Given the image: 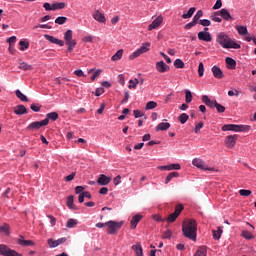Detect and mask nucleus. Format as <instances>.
<instances>
[{"instance_id":"38","label":"nucleus","mask_w":256,"mask_h":256,"mask_svg":"<svg viewBox=\"0 0 256 256\" xmlns=\"http://www.w3.org/2000/svg\"><path fill=\"white\" fill-rule=\"evenodd\" d=\"M123 57V49L118 50L113 56L112 61H119Z\"/></svg>"},{"instance_id":"36","label":"nucleus","mask_w":256,"mask_h":256,"mask_svg":"<svg viewBox=\"0 0 256 256\" xmlns=\"http://www.w3.org/2000/svg\"><path fill=\"white\" fill-rule=\"evenodd\" d=\"M46 119L48 120V123L49 119L51 121H57L59 119V114L57 112H50L46 115Z\"/></svg>"},{"instance_id":"25","label":"nucleus","mask_w":256,"mask_h":256,"mask_svg":"<svg viewBox=\"0 0 256 256\" xmlns=\"http://www.w3.org/2000/svg\"><path fill=\"white\" fill-rule=\"evenodd\" d=\"M220 17H222L224 21H231V19H233V17H231V13H229V10L225 8L221 9Z\"/></svg>"},{"instance_id":"6","label":"nucleus","mask_w":256,"mask_h":256,"mask_svg":"<svg viewBox=\"0 0 256 256\" xmlns=\"http://www.w3.org/2000/svg\"><path fill=\"white\" fill-rule=\"evenodd\" d=\"M151 48V43L146 42L141 45L139 49H137L133 54L129 56V59L133 61V59H137V57H140V55H143V53H147L149 49Z\"/></svg>"},{"instance_id":"55","label":"nucleus","mask_w":256,"mask_h":256,"mask_svg":"<svg viewBox=\"0 0 256 256\" xmlns=\"http://www.w3.org/2000/svg\"><path fill=\"white\" fill-rule=\"evenodd\" d=\"M239 193L242 197H249V195H251V190L241 189Z\"/></svg>"},{"instance_id":"63","label":"nucleus","mask_w":256,"mask_h":256,"mask_svg":"<svg viewBox=\"0 0 256 256\" xmlns=\"http://www.w3.org/2000/svg\"><path fill=\"white\" fill-rule=\"evenodd\" d=\"M195 25H197V22H195L194 20H192L190 23L186 24L184 26V29H192V27H195Z\"/></svg>"},{"instance_id":"27","label":"nucleus","mask_w":256,"mask_h":256,"mask_svg":"<svg viewBox=\"0 0 256 256\" xmlns=\"http://www.w3.org/2000/svg\"><path fill=\"white\" fill-rule=\"evenodd\" d=\"M171 127L169 122H161L156 126V131H167Z\"/></svg>"},{"instance_id":"60","label":"nucleus","mask_w":256,"mask_h":256,"mask_svg":"<svg viewBox=\"0 0 256 256\" xmlns=\"http://www.w3.org/2000/svg\"><path fill=\"white\" fill-rule=\"evenodd\" d=\"M221 7H223V1L217 0L215 5L213 6V9L217 10V9H221Z\"/></svg>"},{"instance_id":"3","label":"nucleus","mask_w":256,"mask_h":256,"mask_svg":"<svg viewBox=\"0 0 256 256\" xmlns=\"http://www.w3.org/2000/svg\"><path fill=\"white\" fill-rule=\"evenodd\" d=\"M64 41L66 42V45H68L67 52L71 53L77 45V40L73 39V30H67L64 33Z\"/></svg>"},{"instance_id":"46","label":"nucleus","mask_w":256,"mask_h":256,"mask_svg":"<svg viewBox=\"0 0 256 256\" xmlns=\"http://www.w3.org/2000/svg\"><path fill=\"white\" fill-rule=\"evenodd\" d=\"M53 5V11H57L59 9H65L66 4L63 2H59V3H54Z\"/></svg>"},{"instance_id":"59","label":"nucleus","mask_w":256,"mask_h":256,"mask_svg":"<svg viewBox=\"0 0 256 256\" xmlns=\"http://www.w3.org/2000/svg\"><path fill=\"white\" fill-rule=\"evenodd\" d=\"M133 113L135 119H139V117H143V115H145L143 112H141V110H134Z\"/></svg>"},{"instance_id":"48","label":"nucleus","mask_w":256,"mask_h":256,"mask_svg":"<svg viewBox=\"0 0 256 256\" xmlns=\"http://www.w3.org/2000/svg\"><path fill=\"white\" fill-rule=\"evenodd\" d=\"M205 73V66L203 65V62H200L198 65V75L199 77H203Z\"/></svg>"},{"instance_id":"32","label":"nucleus","mask_w":256,"mask_h":256,"mask_svg":"<svg viewBox=\"0 0 256 256\" xmlns=\"http://www.w3.org/2000/svg\"><path fill=\"white\" fill-rule=\"evenodd\" d=\"M175 177H179V172L169 173L165 179V184L168 185L172 181V179H175Z\"/></svg>"},{"instance_id":"40","label":"nucleus","mask_w":256,"mask_h":256,"mask_svg":"<svg viewBox=\"0 0 256 256\" xmlns=\"http://www.w3.org/2000/svg\"><path fill=\"white\" fill-rule=\"evenodd\" d=\"M174 67L176 68V69H183L184 67H185V62H183V60H181V59H176L175 61H174Z\"/></svg>"},{"instance_id":"50","label":"nucleus","mask_w":256,"mask_h":256,"mask_svg":"<svg viewBox=\"0 0 256 256\" xmlns=\"http://www.w3.org/2000/svg\"><path fill=\"white\" fill-rule=\"evenodd\" d=\"M203 17V10H198L197 13L193 17V21L197 23Z\"/></svg>"},{"instance_id":"24","label":"nucleus","mask_w":256,"mask_h":256,"mask_svg":"<svg viewBox=\"0 0 256 256\" xmlns=\"http://www.w3.org/2000/svg\"><path fill=\"white\" fill-rule=\"evenodd\" d=\"M66 204H67V207L72 209V211H77V207L75 206V196L73 195L68 196Z\"/></svg>"},{"instance_id":"52","label":"nucleus","mask_w":256,"mask_h":256,"mask_svg":"<svg viewBox=\"0 0 256 256\" xmlns=\"http://www.w3.org/2000/svg\"><path fill=\"white\" fill-rule=\"evenodd\" d=\"M237 31L239 35H247V27L245 26H238Z\"/></svg>"},{"instance_id":"9","label":"nucleus","mask_w":256,"mask_h":256,"mask_svg":"<svg viewBox=\"0 0 256 256\" xmlns=\"http://www.w3.org/2000/svg\"><path fill=\"white\" fill-rule=\"evenodd\" d=\"M0 255H3V256H22L17 251L8 248L7 245H5V244H0Z\"/></svg>"},{"instance_id":"30","label":"nucleus","mask_w":256,"mask_h":256,"mask_svg":"<svg viewBox=\"0 0 256 256\" xmlns=\"http://www.w3.org/2000/svg\"><path fill=\"white\" fill-rule=\"evenodd\" d=\"M225 61L229 69H235V67H237V62L233 58L227 57Z\"/></svg>"},{"instance_id":"12","label":"nucleus","mask_w":256,"mask_h":256,"mask_svg":"<svg viewBox=\"0 0 256 256\" xmlns=\"http://www.w3.org/2000/svg\"><path fill=\"white\" fill-rule=\"evenodd\" d=\"M237 138V134L227 136L225 139L226 147L233 149V146L237 144Z\"/></svg>"},{"instance_id":"56","label":"nucleus","mask_w":256,"mask_h":256,"mask_svg":"<svg viewBox=\"0 0 256 256\" xmlns=\"http://www.w3.org/2000/svg\"><path fill=\"white\" fill-rule=\"evenodd\" d=\"M30 108L34 113H39V111H41V106L38 104H31Z\"/></svg>"},{"instance_id":"2","label":"nucleus","mask_w":256,"mask_h":256,"mask_svg":"<svg viewBox=\"0 0 256 256\" xmlns=\"http://www.w3.org/2000/svg\"><path fill=\"white\" fill-rule=\"evenodd\" d=\"M216 42H218L224 49H241V45L233 41V39L224 32L217 34Z\"/></svg>"},{"instance_id":"58","label":"nucleus","mask_w":256,"mask_h":256,"mask_svg":"<svg viewBox=\"0 0 256 256\" xmlns=\"http://www.w3.org/2000/svg\"><path fill=\"white\" fill-rule=\"evenodd\" d=\"M199 23L202 27H209V25H211V21L207 19L200 20Z\"/></svg>"},{"instance_id":"1","label":"nucleus","mask_w":256,"mask_h":256,"mask_svg":"<svg viewBox=\"0 0 256 256\" xmlns=\"http://www.w3.org/2000/svg\"><path fill=\"white\" fill-rule=\"evenodd\" d=\"M182 232L184 237L191 239V241H197V221L188 220L182 224Z\"/></svg>"},{"instance_id":"44","label":"nucleus","mask_w":256,"mask_h":256,"mask_svg":"<svg viewBox=\"0 0 256 256\" xmlns=\"http://www.w3.org/2000/svg\"><path fill=\"white\" fill-rule=\"evenodd\" d=\"M55 23L57 25H65V23H67V17L65 16H60L58 18L55 19Z\"/></svg>"},{"instance_id":"15","label":"nucleus","mask_w":256,"mask_h":256,"mask_svg":"<svg viewBox=\"0 0 256 256\" xmlns=\"http://www.w3.org/2000/svg\"><path fill=\"white\" fill-rule=\"evenodd\" d=\"M44 38L50 43H53L54 45H59L60 47H63V45H65V42L63 40H59L51 35L45 34Z\"/></svg>"},{"instance_id":"39","label":"nucleus","mask_w":256,"mask_h":256,"mask_svg":"<svg viewBox=\"0 0 256 256\" xmlns=\"http://www.w3.org/2000/svg\"><path fill=\"white\" fill-rule=\"evenodd\" d=\"M137 85H139V79H137V78H135L134 80L131 79V80H129L128 88L129 89H137Z\"/></svg>"},{"instance_id":"31","label":"nucleus","mask_w":256,"mask_h":256,"mask_svg":"<svg viewBox=\"0 0 256 256\" xmlns=\"http://www.w3.org/2000/svg\"><path fill=\"white\" fill-rule=\"evenodd\" d=\"M222 131H234L237 133V124H226L222 126Z\"/></svg>"},{"instance_id":"23","label":"nucleus","mask_w":256,"mask_h":256,"mask_svg":"<svg viewBox=\"0 0 256 256\" xmlns=\"http://www.w3.org/2000/svg\"><path fill=\"white\" fill-rule=\"evenodd\" d=\"M14 113L15 115H27V108L25 105H17L14 107Z\"/></svg>"},{"instance_id":"37","label":"nucleus","mask_w":256,"mask_h":256,"mask_svg":"<svg viewBox=\"0 0 256 256\" xmlns=\"http://www.w3.org/2000/svg\"><path fill=\"white\" fill-rule=\"evenodd\" d=\"M194 256H207V247H199Z\"/></svg>"},{"instance_id":"13","label":"nucleus","mask_w":256,"mask_h":256,"mask_svg":"<svg viewBox=\"0 0 256 256\" xmlns=\"http://www.w3.org/2000/svg\"><path fill=\"white\" fill-rule=\"evenodd\" d=\"M158 169L160 171H179L181 169L180 164H170V165H165V166H158Z\"/></svg>"},{"instance_id":"35","label":"nucleus","mask_w":256,"mask_h":256,"mask_svg":"<svg viewBox=\"0 0 256 256\" xmlns=\"http://www.w3.org/2000/svg\"><path fill=\"white\" fill-rule=\"evenodd\" d=\"M15 95L20 101H23L25 103L29 102V99L25 96V94L21 93V90H16Z\"/></svg>"},{"instance_id":"47","label":"nucleus","mask_w":256,"mask_h":256,"mask_svg":"<svg viewBox=\"0 0 256 256\" xmlns=\"http://www.w3.org/2000/svg\"><path fill=\"white\" fill-rule=\"evenodd\" d=\"M156 107H157V102H155V101H150V102H148V103L146 104L145 110H146V111H149V110H151V109H155Z\"/></svg>"},{"instance_id":"21","label":"nucleus","mask_w":256,"mask_h":256,"mask_svg":"<svg viewBox=\"0 0 256 256\" xmlns=\"http://www.w3.org/2000/svg\"><path fill=\"white\" fill-rule=\"evenodd\" d=\"M156 69L159 73H165L166 71H169V65L164 61H160L156 63Z\"/></svg>"},{"instance_id":"57","label":"nucleus","mask_w":256,"mask_h":256,"mask_svg":"<svg viewBox=\"0 0 256 256\" xmlns=\"http://www.w3.org/2000/svg\"><path fill=\"white\" fill-rule=\"evenodd\" d=\"M0 231L2 233H6V235H9V226L7 224L0 226Z\"/></svg>"},{"instance_id":"16","label":"nucleus","mask_w":256,"mask_h":256,"mask_svg":"<svg viewBox=\"0 0 256 256\" xmlns=\"http://www.w3.org/2000/svg\"><path fill=\"white\" fill-rule=\"evenodd\" d=\"M143 219V215L141 214H136L135 216L132 217L130 221V229H137V225L139 224V221Z\"/></svg>"},{"instance_id":"51","label":"nucleus","mask_w":256,"mask_h":256,"mask_svg":"<svg viewBox=\"0 0 256 256\" xmlns=\"http://www.w3.org/2000/svg\"><path fill=\"white\" fill-rule=\"evenodd\" d=\"M215 109H217L218 113H225V106L219 104L218 102H215Z\"/></svg>"},{"instance_id":"8","label":"nucleus","mask_w":256,"mask_h":256,"mask_svg":"<svg viewBox=\"0 0 256 256\" xmlns=\"http://www.w3.org/2000/svg\"><path fill=\"white\" fill-rule=\"evenodd\" d=\"M192 165L198 169H201L202 171H215V168L205 165V162L199 158L193 159Z\"/></svg>"},{"instance_id":"41","label":"nucleus","mask_w":256,"mask_h":256,"mask_svg":"<svg viewBox=\"0 0 256 256\" xmlns=\"http://www.w3.org/2000/svg\"><path fill=\"white\" fill-rule=\"evenodd\" d=\"M189 120V115H187V113H182L179 117H178V121H180V123L182 125H185V123H187V121Z\"/></svg>"},{"instance_id":"54","label":"nucleus","mask_w":256,"mask_h":256,"mask_svg":"<svg viewBox=\"0 0 256 256\" xmlns=\"http://www.w3.org/2000/svg\"><path fill=\"white\" fill-rule=\"evenodd\" d=\"M152 219L158 223H163V221H165V218L163 219L159 214L152 215Z\"/></svg>"},{"instance_id":"45","label":"nucleus","mask_w":256,"mask_h":256,"mask_svg":"<svg viewBox=\"0 0 256 256\" xmlns=\"http://www.w3.org/2000/svg\"><path fill=\"white\" fill-rule=\"evenodd\" d=\"M185 101L186 103H191L193 101V94H191V91L185 90Z\"/></svg>"},{"instance_id":"49","label":"nucleus","mask_w":256,"mask_h":256,"mask_svg":"<svg viewBox=\"0 0 256 256\" xmlns=\"http://www.w3.org/2000/svg\"><path fill=\"white\" fill-rule=\"evenodd\" d=\"M20 51H25V49H29V42L21 40L19 42Z\"/></svg>"},{"instance_id":"4","label":"nucleus","mask_w":256,"mask_h":256,"mask_svg":"<svg viewBox=\"0 0 256 256\" xmlns=\"http://www.w3.org/2000/svg\"><path fill=\"white\" fill-rule=\"evenodd\" d=\"M105 225L107 227L108 235H115V233H117V231H119L121 227H123V222H116V221L110 220L106 222Z\"/></svg>"},{"instance_id":"20","label":"nucleus","mask_w":256,"mask_h":256,"mask_svg":"<svg viewBox=\"0 0 256 256\" xmlns=\"http://www.w3.org/2000/svg\"><path fill=\"white\" fill-rule=\"evenodd\" d=\"M202 101L206 104L207 107H210V109H215V103H217V100H210L209 96L203 95Z\"/></svg>"},{"instance_id":"61","label":"nucleus","mask_w":256,"mask_h":256,"mask_svg":"<svg viewBox=\"0 0 256 256\" xmlns=\"http://www.w3.org/2000/svg\"><path fill=\"white\" fill-rule=\"evenodd\" d=\"M84 191H85V187H83V186H76L75 187V193L77 194V195H79V193L81 194V193H84Z\"/></svg>"},{"instance_id":"19","label":"nucleus","mask_w":256,"mask_h":256,"mask_svg":"<svg viewBox=\"0 0 256 256\" xmlns=\"http://www.w3.org/2000/svg\"><path fill=\"white\" fill-rule=\"evenodd\" d=\"M111 183V177H107L105 174H101L97 180L98 185H109Z\"/></svg>"},{"instance_id":"28","label":"nucleus","mask_w":256,"mask_h":256,"mask_svg":"<svg viewBox=\"0 0 256 256\" xmlns=\"http://www.w3.org/2000/svg\"><path fill=\"white\" fill-rule=\"evenodd\" d=\"M132 249L134 250L136 256H143V247L140 243L133 245Z\"/></svg>"},{"instance_id":"62","label":"nucleus","mask_w":256,"mask_h":256,"mask_svg":"<svg viewBox=\"0 0 256 256\" xmlns=\"http://www.w3.org/2000/svg\"><path fill=\"white\" fill-rule=\"evenodd\" d=\"M101 73H102L101 70H96V71L94 72V74L91 76V81H95V79H96L97 77H99V76L101 75Z\"/></svg>"},{"instance_id":"33","label":"nucleus","mask_w":256,"mask_h":256,"mask_svg":"<svg viewBox=\"0 0 256 256\" xmlns=\"http://www.w3.org/2000/svg\"><path fill=\"white\" fill-rule=\"evenodd\" d=\"M78 223L79 222L77 221V219L70 218L66 222V227L68 229H73V227H76V225H78Z\"/></svg>"},{"instance_id":"22","label":"nucleus","mask_w":256,"mask_h":256,"mask_svg":"<svg viewBox=\"0 0 256 256\" xmlns=\"http://www.w3.org/2000/svg\"><path fill=\"white\" fill-rule=\"evenodd\" d=\"M93 17L98 23H105L107 21V19H105V14L101 13L99 10L94 12Z\"/></svg>"},{"instance_id":"64","label":"nucleus","mask_w":256,"mask_h":256,"mask_svg":"<svg viewBox=\"0 0 256 256\" xmlns=\"http://www.w3.org/2000/svg\"><path fill=\"white\" fill-rule=\"evenodd\" d=\"M43 7L46 11H53V4L51 6V4H49V2H46L43 4Z\"/></svg>"},{"instance_id":"42","label":"nucleus","mask_w":256,"mask_h":256,"mask_svg":"<svg viewBox=\"0 0 256 256\" xmlns=\"http://www.w3.org/2000/svg\"><path fill=\"white\" fill-rule=\"evenodd\" d=\"M219 15H221L220 12H215L214 14H212L210 16V18L212 21H215L216 23H221V21H223V19L221 17H219Z\"/></svg>"},{"instance_id":"26","label":"nucleus","mask_w":256,"mask_h":256,"mask_svg":"<svg viewBox=\"0 0 256 256\" xmlns=\"http://www.w3.org/2000/svg\"><path fill=\"white\" fill-rule=\"evenodd\" d=\"M251 131L250 125H236V133H247Z\"/></svg>"},{"instance_id":"53","label":"nucleus","mask_w":256,"mask_h":256,"mask_svg":"<svg viewBox=\"0 0 256 256\" xmlns=\"http://www.w3.org/2000/svg\"><path fill=\"white\" fill-rule=\"evenodd\" d=\"M242 237L244 239H253V234L247 230L242 231Z\"/></svg>"},{"instance_id":"18","label":"nucleus","mask_w":256,"mask_h":256,"mask_svg":"<svg viewBox=\"0 0 256 256\" xmlns=\"http://www.w3.org/2000/svg\"><path fill=\"white\" fill-rule=\"evenodd\" d=\"M212 73L216 79H223V77H225V75L223 74V70H221L219 66H213Z\"/></svg>"},{"instance_id":"14","label":"nucleus","mask_w":256,"mask_h":256,"mask_svg":"<svg viewBox=\"0 0 256 256\" xmlns=\"http://www.w3.org/2000/svg\"><path fill=\"white\" fill-rule=\"evenodd\" d=\"M163 23V16H158L149 26L148 31H153V29H158V27H161V24Z\"/></svg>"},{"instance_id":"11","label":"nucleus","mask_w":256,"mask_h":256,"mask_svg":"<svg viewBox=\"0 0 256 256\" xmlns=\"http://www.w3.org/2000/svg\"><path fill=\"white\" fill-rule=\"evenodd\" d=\"M63 243H67V237L59 238L58 240L48 239V245L51 249H55V247H59Z\"/></svg>"},{"instance_id":"29","label":"nucleus","mask_w":256,"mask_h":256,"mask_svg":"<svg viewBox=\"0 0 256 256\" xmlns=\"http://www.w3.org/2000/svg\"><path fill=\"white\" fill-rule=\"evenodd\" d=\"M212 235L215 241H219V239H221V235H223V229H221V227H218L217 230H212Z\"/></svg>"},{"instance_id":"5","label":"nucleus","mask_w":256,"mask_h":256,"mask_svg":"<svg viewBox=\"0 0 256 256\" xmlns=\"http://www.w3.org/2000/svg\"><path fill=\"white\" fill-rule=\"evenodd\" d=\"M185 209L183 204H178L175 207V211L171 213L167 218H165V221L167 223H175L177 221V218L181 215V212Z\"/></svg>"},{"instance_id":"34","label":"nucleus","mask_w":256,"mask_h":256,"mask_svg":"<svg viewBox=\"0 0 256 256\" xmlns=\"http://www.w3.org/2000/svg\"><path fill=\"white\" fill-rule=\"evenodd\" d=\"M195 11H197V9L195 7H191L186 14L182 15V19H191Z\"/></svg>"},{"instance_id":"10","label":"nucleus","mask_w":256,"mask_h":256,"mask_svg":"<svg viewBox=\"0 0 256 256\" xmlns=\"http://www.w3.org/2000/svg\"><path fill=\"white\" fill-rule=\"evenodd\" d=\"M209 28H204V31H201L198 33V39L200 41H205L206 43H209L213 41V38L211 37V33L208 32Z\"/></svg>"},{"instance_id":"17","label":"nucleus","mask_w":256,"mask_h":256,"mask_svg":"<svg viewBox=\"0 0 256 256\" xmlns=\"http://www.w3.org/2000/svg\"><path fill=\"white\" fill-rule=\"evenodd\" d=\"M18 245H21V247H33L35 245V242L33 240H25L23 236H20V239H18Z\"/></svg>"},{"instance_id":"43","label":"nucleus","mask_w":256,"mask_h":256,"mask_svg":"<svg viewBox=\"0 0 256 256\" xmlns=\"http://www.w3.org/2000/svg\"><path fill=\"white\" fill-rule=\"evenodd\" d=\"M19 69H22L23 71H31L33 67L25 62H22L19 64Z\"/></svg>"},{"instance_id":"7","label":"nucleus","mask_w":256,"mask_h":256,"mask_svg":"<svg viewBox=\"0 0 256 256\" xmlns=\"http://www.w3.org/2000/svg\"><path fill=\"white\" fill-rule=\"evenodd\" d=\"M46 125H49L48 119L32 122L27 126V130L28 131H38V129H41V127H46Z\"/></svg>"}]
</instances>
